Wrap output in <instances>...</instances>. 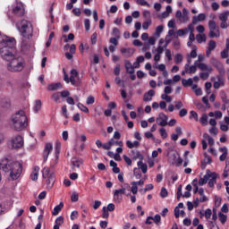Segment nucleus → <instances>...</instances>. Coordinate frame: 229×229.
I'll list each match as a JSON object with an SVG mask.
<instances>
[{"instance_id": "nucleus-1", "label": "nucleus", "mask_w": 229, "mask_h": 229, "mask_svg": "<svg viewBox=\"0 0 229 229\" xmlns=\"http://www.w3.org/2000/svg\"><path fill=\"white\" fill-rule=\"evenodd\" d=\"M17 41L15 40V38H10L8 36L0 38V55L3 60L9 62L17 56V48L15 47Z\"/></svg>"}, {"instance_id": "nucleus-2", "label": "nucleus", "mask_w": 229, "mask_h": 229, "mask_svg": "<svg viewBox=\"0 0 229 229\" xmlns=\"http://www.w3.org/2000/svg\"><path fill=\"white\" fill-rule=\"evenodd\" d=\"M0 169L4 173H10L12 180H17L22 174V164L3 158L0 160Z\"/></svg>"}, {"instance_id": "nucleus-3", "label": "nucleus", "mask_w": 229, "mask_h": 229, "mask_svg": "<svg viewBox=\"0 0 229 229\" xmlns=\"http://www.w3.org/2000/svg\"><path fill=\"white\" fill-rule=\"evenodd\" d=\"M12 128L15 131H22L28 126V116L23 110L16 112L11 117Z\"/></svg>"}, {"instance_id": "nucleus-4", "label": "nucleus", "mask_w": 229, "mask_h": 229, "mask_svg": "<svg viewBox=\"0 0 229 229\" xmlns=\"http://www.w3.org/2000/svg\"><path fill=\"white\" fill-rule=\"evenodd\" d=\"M7 69L11 72H21L26 66V61L21 56L15 55L13 59L7 61Z\"/></svg>"}, {"instance_id": "nucleus-5", "label": "nucleus", "mask_w": 229, "mask_h": 229, "mask_svg": "<svg viewBox=\"0 0 229 229\" xmlns=\"http://www.w3.org/2000/svg\"><path fill=\"white\" fill-rule=\"evenodd\" d=\"M18 30L24 38L30 39L33 37V26L30 21L22 20L20 26H18Z\"/></svg>"}, {"instance_id": "nucleus-6", "label": "nucleus", "mask_w": 229, "mask_h": 229, "mask_svg": "<svg viewBox=\"0 0 229 229\" xmlns=\"http://www.w3.org/2000/svg\"><path fill=\"white\" fill-rule=\"evenodd\" d=\"M208 182V186L214 188L217 183V173L207 170L206 174L199 180V185L203 186Z\"/></svg>"}, {"instance_id": "nucleus-7", "label": "nucleus", "mask_w": 229, "mask_h": 229, "mask_svg": "<svg viewBox=\"0 0 229 229\" xmlns=\"http://www.w3.org/2000/svg\"><path fill=\"white\" fill-rule=\"evenodd\" d=\"M42 177L46 180L47 187L51 189L55 185V171L50 167H44L42 169Z\"/></svg>"}, {"instance_id": "nucleus-8", "label": "nucleus", "mask_w": 229, "mask_h": 229, "mask_svg": "<svg viewBox=\"0 0 229 229\" xmlns=\"http://www.w3.org/2000/svg\"><path fill=\"white\" fill-rule=\"evenodd\" d=\"M9 143L11 144V148H13V149H19L24 146V138H22L21 135L13 136L10 140Z\"/></svg>"}, {"instance_id": "nucleus-9", "label": "nucleus", "mask_w": 229, "mask_h": 229, "mask_svg": "<svg viewBox=\"0 0 229 229\" xmlns=\"http://www.w3.org/2000/svg\"><path fill=\"white\" fill-rule=\"evenodd\" d=\"M13 13L15 17H22L25 13L24 4L17 2L13 5Z\"/></svg>"}, {"instance_id": "nucleus-10", "label": "nucleus", "mask_w": 229, "mask_h": 229, "mask_svg": "<svg viewBox=\"0 0 229 229\" xmlns=\"http://www.w3.org/2000/svg\"><path fill=\"white\" fill-rule=\"evenodd\" d=\"M112 35L114 38L109 39L110 44L113 46H119V38H121V30L117 28H113Z\"/></svg>"}, {"instance_id": "nucleus-11", "label": "nucleus", "mask_w": 229, "mask_h": 229, "mask_svg": "<svg viewBox=\"0 0 229 229\" xmlns=\"http://www.w3.org/2000/svg\"><path fill=\"white\" fill-rule=\"evenodd\" d=\"M167 121H169V117L164 114V113H159L158 116L156 119V123L158 126H167Z\"/></svg>"}, {"instance_id": "nucleus-12", "label": "nucleus", "mask_w": 229, "mask_h": 229, "mask_svg": "<svg viewBox=\"0 0 229 229\" xmlns=\"http://www.w3.org/2000/svg\"><path fill=\"white\" fill-rule=\"evenodd\" d=\"M71 165L72 171H76V169H80V167L83 165V159L81 157H72Z\"/></svg>"}, {"instance_id": "nucleus-13", "label": "nucleus", "mask_w": 229, "mask_h": 229, "mask_svg": "<svg viewBox=\"0 0 229 229\" xmlns=\"http://www.w3.org/2000/svg\"><path fill=\"white\" fill-rule=\"evenodd\" d=\"M121 194H124L125 196H130V192H126L125 190L122 187V189L115 190L114 192V201H121L123 199V197Z\"/></svg>"}, {"instance_id": "nucleus-14", "label": "nucleus", "mask_w": 229, "mask_h": 229, "mask_svg": "<svg viewBox=\"0 0 229 229\" xmlns=\"http://www.w3.org/2000/svg\"><path fill=\"white\" fill-rule=\"evenodd\" d=\"M211 64H212V65H214V67H216V69H217V71L220 74H225V66H223V64H221V62H219V60H217L216 58H212Z\"/></svg>"}, {"instance_id": "nucleus-15", "label": "nucleus", "mask_w": 229, "mask_h": 229, "mask_svg": "<svg viewBox=\"0 0 229 229\" xmlns=\"http://www.w3.org/2000/svg\"><path fill=\"white\" fill-rule=\"evenodd\" d=\"M178 155H179L178 153L173 152V150H171V148L167 149L166 157L168 158V162L170 164H172L173 165H174V164H176V158H177Z\"/></svg>"}, {"instance_id": "nucleus-16", "label": "nucleus", "mask_w": 229, "mask_h": 229, "mask_svg": "<svg viewBox=\"0 0 229 229\" xmlns=\"http://www.w3.org/2000/svg\"><path fill=\"white\" fill-rule=\"evenodd\" d=\"M51 151H53V144L47 143L43 151L44 162L47 161V158H49V153H51Z\"/></svg>"}, {"instance_id": "nucleus-17", "label": "nucleus", "mask_w": 229, "mask_h": 229, "mask_svg": "<svg viewBox=\"0 0 229 229\" xmlns=\"http://www.w3.org/2000/svg\"><path fill=\"white\" fill-rule=\"evenodd\" d=\"M120 52L125 58H131V55H135V50L133 48H121Z\"/></svg>"}, {"instance_id": "nucleus-18", "label": "nucleus", "mask_w": 229, "mask_h": 229, "mask_svg": "<svg viewBox=\"0 0 229 229\" xmlns=\"http://www.w3.org/2000/svg\"><path fill=\"white\" fill-rule=\"evenodd\" d=\"M184 69H186L187 74H196L198 71V65L194 63L193 65L185 64Z\"/></svg>"}, {"instance_id": "nucleus-19", "label": "nucleus", "mask_w": 229, "mask_h": 229, "mask_svg": "<svg viewBox=\"0 0 229 229\" xmlns=\"http://www.w3.org/2000/svg\"><path fill=\"white\" fill-rule=\"evenodd\" d=\"M60 148H62V143L60 141L55 142V160L54 164L51 165V167H55V164H58V155L60 154Z\"/></svg>"}, {"instance_id": "nucleus-20", "label": "nucleus", "mask_w": 229, "mask_h": 229, "mask_svg": "<svg viewBox=\"0 0 229 229\" xmlns=\"http://www.w3.org/2000/svg\"><path fill=\"white\" fill-rule=\"evenodd\" d=\"M154 96H155V91L153 89H149L147 93L144 94L143 101H145V103L153 101Z\"/></svg>"}, {"instance_id": "nucleus-21", "label": "nucleus", "mask_w": 229, "mask_h": 229, "mask_svg": "<svg viewBox=\"0 0 229 229\" xmlns=\"http://www.w3.org/2000/svg\"><path fill=\"white\" fill-rule=\"evenodd\" d=\"M124 64L126 72H128V74H135V70L133 68V64H131V62H130V60H125Z\"/></svg>"}, {"instance_id": "nucleus-22", "label": "nucleus", "mask_w": 229, "mask_h": 229, "mask_svg": "<svg viewBox=\"0 0 229 229\" xmlns=\"http://www.w3.org/2000/svg\"><path fill=\"white\" fill-rule=\"evenodd\" d=\"M214 89H219L220 87H225V79L221 75L217 76V81L213 84Z\"/></svg>"}, {"instance_id": "nucleus-23", "label": "nucleus", "mask_w": 229, "mask_h": 229, "mask_svg": "<svg viewBox=\"0 0 229 229\" xmlns=\"http://www.w3.org/2000/svg\"><path fill=\"white\" fill-rule=\"evenodd\" d=\"M39 171H40V167L34 166L32 174H30V180H32V182H37V180H38Z\"/></svg>"}, {"instance_id": "nucleus-24", "label": "nucleus", "mask_w": 229, "mask_h": 229, "mask_svg": "<svg viewBox=\"0 0 229 229\" xmlns=\"http://www.w3.org/2000/svg\"><path fill=\"white\" fill-rule=\"evenodd\" d=\"M206 17L205 13H199L198 16H194L192 19V24L202 22V21H205Z\"/></svg>"}, {"instance_id": "nucleus-25", "label": "nucleus", "mask_w": 229, "mask_h": 229, "mask_svg": "<svg viewBox=\"0 0 229 229\" xmlns=\"http://www.w3.org/2000/svg\"><path fill=\"white\" fill-rule=\"evenodd\" d=\"M131 155L134 160H137V158H140V161L144 160V156L139 150H131Z\"/></svg>"}, {"instance_id": "nucleus-26", "label": "nucleus", "mask_w": 229, "mask_h": 229, "mask_svg": "<svg viewBox=\"0 0 229 229\" xmlns=\"http://www.w3.org/2000/svg\"><path fill=\"white\" fill-rule=\"evenodd\" d=\"M194 81L192 80V78H189V79H182V84L183 85V87H193Z\"/></svg>"}, {"instance_id": "nucleus-27", "label": "nucleus", "mask_w": 229, "mask_h": 229, "mask_svg": "<svg viewBox=\"0 0 229 229\" xmlns=\"http://www.w3.org/2000/svg\"><path fill=\"white\" fill-rule=\"evenodd\" d=\"M61 89H63V86L60 82L48 85V90H60Z\"/></svg>"}, {"instance_id": "nucleus-28", "label": "nucleus", "mask_w": 229, "mask_h": 229, "mask_svg": "<svg viewBox=\"0 0 229 229\" xmlns=\"http://www.w3.org/2000/svg\"><path fill=\"white\" fill-rule=\"evenodd\" d=\"M64 208V202H60L59 205L55 206L53 209V216H58L60 214V211Z\"/></svg>"}, {"instance_id": "nucleus-29", "label": "nucleus", "mask_w": 229, "mask_h": 229, "mask_svg": "<svg viewBox=\"0 0 229 229\" xmlns=\"http://www.w3.org/2000/svg\"><path fill=\"white\" fill-rule=\"evenodd\" d=\"M137 165H138V167H140V169H141V171L144 174H146V173H148V165L143 163L142 160L138 161Z\"/></svg>"}, {"instance_id": "nucleus-30", "label": "nucleus", "mask_w": 229, "mask_h": 229, "mask_svg": "<svg viewBox=\"0 0 229 229\" xmlns=\"http://www.w3.org/2000/svg\"><path fill=\"white\" fill-rule=\"evenodd\" d=\"M196 40L199 44H203V42H207V36L205 34H197Z\"/></svg>"}, {"instance_id": "nucleus-31", "label": "nucleus", "mask_w": 229, "mask_h": 229, "mask_svg": "<svg viewBox=\"0 0 229 229\" xmlns=\"http://www.w3.org/2000/svg\"><path fill=\"white\" fill-rule=\"evenodd\" d=\"M197 67L200 69L201 71H208V72H212V67L208 66V64H205L201 63L200 64H198Z\"/></svg>"}, {"instance_id": "nucleus-32", "label": "nucleus", "mask_w": 229, "mask_h": 229, "mask_svg": "<svg viewBox=\"0 0 229 229\" xmlns=\"http://www.w3.org/2000/svg\"><path fill=\"white\" fill-rule=\"evenodd\" d=\"M162 31H164V26L163 25H159L156 28V31L154 33L155 37L157 38H160V35H162Z\"/></svg>"}, {"instance_id": "nucleus-33", "label": "nucleus", "mask_w": 229, "mask_h": 229, "mask_svg": "<svg viewBox=\"0 0 229 229\" xmlns=\"http://www.w3.org/2000/svg\"><path fill=\"white\" fill-rule=\"evenodd\" d=\"M41 108H42V101H40L39 99L36 100L35 106H34V112H36V114H38Z\"/></svg>"}, {"instance_id": "nucleus-34", "label": "nucleus", "mask_w": 229, "mask_h": 229, "mask_svg": "<svg viewBox=\"0 0 229 229\" xmlns=\"http://www.w3.org/2000/svg\"><path fill=\"white\" fill-rule=\"evenodd\" d=\"M218 219H219L220 223H222V225H225V223H226V221H228V216L223 214L222 212H219Z\"/></svg>"}, {"instance_id": "nucleus-35", "label": "nucleus", "mask_w": 229, "mask_h": 229, "mask_svg": "<svg viewBox=\"0 0 229 229\" xmlns=\"http://www.w3.org/2000/svg\"><path fill=\"white\" fill-rule=\"evenodd\" d=\"M199 123L202 124V126H207V124H208V116L207 115V114H202L199 119Z\"/></svg>"}, {"instance_id": "nucleus-36", "label": "nucleus", "mask_w": 229, "mask_h": 229, "mask_svg": "<svg viewBox=\"0 0 229 229\" xmlns=\"http://www.w3.org/2000/svg\"><path fill=\"white\" fill-rule=\"evenodd\" d=\"M197 51H198V47L196 46H193L192 50L187 55L190 56L191 58H197L198 57V52Z\"/></svg>"}, {"instance_id": "nucleus-37", "label": "nucleus", "mask_w": 229, "mask_h": 229, "mask_svg": "<svg viewBox=\"0 0 229 229\" xmlns=\"http://www.w3.org/2000/svg\"><path fill=\"white\" fill-rule=\"evenodd\" d=\"M208 28H209V31H215L219 30V27H217V25L216 24V21H209Z\"/></svg>"}, {"instance_id": "nucleus-38", "label": "nucleus", "mask_w": 229, "mask_h": 229, "mask_svg": "<svg viewBox=\"0 0 229 229\" xmlns=\"http://www.w3.org/2000/svg\"><path fill=\"white\" fill-rule=\"evenodd\" d=\"M192 90L196 94V96H202L203 95V91L201 90L200 88H198L197 84H194L192 86Z\"/></svg>"}, {"instance_id": "nucleus-39", "label": "nucleus", "mask_w": 229, "mask_h": 229, "mask_svg": "<svg viewBox=\"0 0 229 229\" xmlns=\"http://www.w3.org/2000/svg\"><path fill=\"white\" fill-rule=\"evenodd\" d=\"M114 146V139H111L107 143L102 145L103 149L108 150Z\"/></svg>"}, {"instance_id": "nucleus-40", "label": "nucleus", "mask_w": 229, "mask_h": 229, "mask_svg": "<svg viewBox=\"0 0 229 229\" xmlns=\"http://www.w3.org/2000/svg\"><path fill=\"white\" fill-rule=\"evenodd\" d=\"M220 37L219 30H209V38H217Z\"/></svg>"}, {"instance_id": "nucleus-41", "label": "nucleus", "mask_w": 229, "mask_h": 229, "mask_svg": "<svg viewBox=\"0 0 229 229\" xmlns=\"http://www.w3.org/2000/svg\"><path fill=\"white\" fill-rule=\"evenodd\" d=\"M228 15H229L228 12L222 13L219 15L220 21H222V22H226L228 21Z\"/></svg>"}, {"instance_id": "nucleus-42", "label": "nucleus", "mask_w": 229, "mask_h": 229, "mask_svg": "<svg viewBox=\"0 0 229 229\" xmlns=\"http://www.w3.org/2000/svg\"><path fill=\"white\" fill-rule=\"evenodd\" d=\"M182 31L184 33V35H187V33H192V31H194V25L192 24H189L187 28L182 29Z\"/></svg>"}, {"instance_id": "nucleus-43", "label": "nucleus", "mask_w": 229, "mask_h": 229, "mask_svg": "<svg viewBox=\"0 0 229 229\" xmlns=\"http://www.w3.org/2000/svg\"><path fill=\"white\" fill-rule=\"evenodd\" d=\"M204 60H205V55L200 54L198 55V59L194 62V64L195 65H199L203 64L202 62H204Z\"/></svg>"}, {"instance_id": "nucleus-44", "label": "nucleus", "mask_w": 229, "mask_h": 229, "mask_svg": "<svg viewBox=\"0 0 229 229\" xmlns=\"http://www.w3.org/2000/svg\"><path fill=\"white\" fill-rule=\"evenodd\" d=\"M217 47V44L214 40H210L208 44V49H210L211 51H214Z\"/></svg>"}, {"instance_id": "nucleus-45", "label": "nucleus", "mask_w": 229, "mask_h": 229, "mask_svg": "<svg viewBox=\"0 0 229 229\" xmlns=\"http://www.w3.org/2000/svg\"><path fill=\"white\" fill-rule=\"evenodd\" d=\"M77 106L80 110H81V112H84L85 114H89V107L85 106L83 104L81 103H78Z\"/></svg>"}, {"instance_id": "nucleus-46", "label": "nucleus", "mask_w": 229, "mask_h": 229, "mask_svg": "<svg viewBox=\"0 0 229 229\" xmlns=\"http://www.w3.org/2000/svg\"><path fill=\"white\" fill-rule=\"evenodd\" d=\"M174 62L175 64H182V62H183V55H182V54L175 55Z\"/></svg>"}, {"instance_id": "nucleus-47", "label": "nucleus", "mask_w": 229, "mask_h": 229, "mask_svg": "<svg viewBox=\"0 0 229 229\" xmlns=\"http://www.w3.org/2000/svg\"><path fill=\"white\" fill-rule=\"evenodd\" d=\"M208 76H210V72L199 73V78H201L203 81H206V80H208Z\"/></svg>"}, {"instance_id": "nucleus-48", "label": "nucleus", "mask_w": 229, "mask_h": 229, "mask_svg": "<svg viewBox=\"0 0 229 229\" xmlns=\"http://www.w3.org/2000/svg\"><path fill=\"white\" fill-rule=\"evenodd\" d=\"M96 103V98L93 96H89L87 98L86 104L87 105H94Z\"/></svg>"}, {"instance_id": "nucleus-49", "label": "nucleus", "mask_w": 229, "mask_h": 229, "mask_svg": "<svg viewBox=\"0 0 229 229\" xmlns=\"http://www.w3.org/2000/svg\"><path fill=\"white\" fill-rule=\"evenodd\" d=\"M221 99H222L223 103H225L226 105H228L229 100L226 98V92L221 91Z\"/></svg>"}, {"instance_id": "nucleus-50", "label": "nucleus", "mask_w": 229, "mask_h": 229, "mask_svg": "<svg viewBox=\"0 0 229 229\" xmlns=\"http://www.w3.org/2000/svg\"><path fill=\"white\" fill-rule=\"evenodd\" d=\"M178 21H181L182 24H184V22H188V21H189V15H187V14H182V17L179 18Z\"/></svg>"}, {"instance_id": "nucleus-51", "label": "nucleus", "mask_w": 229, "mask_h": 229, "mask_svg": "<svg viewBox=\"0 0 229 229\" xmlns=\"http://www.w3.org/2000/svg\"><path fill=\"white\" fill-rule=\"evenodd\" d=\"M152 221H154L156 225H160L162 217L160 216V215H156L155 216H153Z\"/></svg>"}, {"instance_id": "nucleus-52", "label": "nucleus", "mask_w": 229, "mask_h": 229, "mask_svg": "<svg viewBox=\"0 0 229 229\" xmlns=\"http://www.w3.org/2000/svg\"><path fill=\"white\" fill-rule=\"evenodd\" d=\"M151 23H152L151 20H147L146 21H144L142 23L143 30H148L149 26H151Z\"/></svg>"}, {"instance_id": "nucleus-53", "label": "nucleus", "mask_w": 229, "mask_h": 229, "mask_svg": "<svg viewBox=\"0 0 229 229\" xmlns=\"http://www.w3.org/2000/svg\"><path fill=\"white\" fill-rule=\"evenodd\" d=\"M102 212H103V214H102L103 219H108V217L110 216V214H109L108 211L106 210V207H104V208H102Z\"/></svg>"}, {"instance_id": "nucleus-54", "label": "nucleus", "mask_w": 229, "mask_h": 229, "mask_svg": "<svg viewBox=\"0 0 229 229\" xmlns=\"http://www.w3.org/2000/svg\"><path fill=\"white\" fill-rule=\"evenodd\" d=\"M137 4H140L141 6L150 7L151 5L146 0H136Z\"/></svg>"}, {"instance_id": "nucleus-55", "label": "nucleus", "mask_w": 229, "mask_h": 229, "mask_svg": "<svg viewBox=\"0 0 229 229\" xmlns=\"http://www.w3.org/2000/svg\"><path fill=\"white\" fill-rule=\"evenodd\" d=\"M159 133L162 139H167V131H165V128L159 129Z\"/></svg>"}, {"instance_id": "nucleus-56", "label": "nucleus", "mask_w": 229, "mask_h": 229, "mask_svg": "<svg viewBox=\"0 0 229 229\" xmlns=\"http://www.w3.org/2000/svg\"><path fill=\"white\" fill-rule=\"evenodd\" d=\"M143 17H144V19H146V21H151V12L144 11Z\"/></svg>"}, {"instance_id": "nucleus-57", "label": "nucleus", "mask_w": 229, "mask_h": 229, "mask_svg": "<svg viewBox=\"0 0 229 229\" xmlns=\"http://www.w3.org/2000/svg\"><path fill=\"white\" fill-rule=\"evenodd\" d=\"M79 51H81V53H83L84 51H89V45H83V43H81L79 47Z\"/></svg>"}, {"instance_id": "nucleus-58", "label": "nucleus", "mask_w": 229, "mask_h": 229, "mask_svg": "<svg viewBox=\"0 0 229 229\" xmlns=\"http://www.w3.org/2000/svg\"><path fill=\"white\" fill-rule=\"evenodd\" d=\"M62 225H64V216H58L55 219V225L62 226Z\"/></svg>"}, {"instance_id": "nucleus-59", "label": "nucleus", "mask_w": 229, "mask_h": 229, "mask_svg": "<svg viewBox=\"0 0 229 229\" xmlns=\"http://www.w3.org/2000/svg\"><path fill=\"white\" fill-rule=\"evenodd\" d=\"M63 37L64 38L65 43L69 42V40H74V34H72V33H70L68 35V38H67V36H63Z\"/></svg>"}, {"instance_id": "nucleus-60", "label": "nucleus", "mask_w": 229, "mask_h": 229, "mask_svg": "<svg viewBox=\"0 0 229 229\" xmlns=\"http://www.w3.org/2000/svg\"><path fill=\"white\" fill-rule=\"evenodd\" d=\"M221 58L225 59V58H228L229 56V50L224 49L221 53Z\"/></svg>"}, {"instance_id": "nucleus-61", "label": "nucleus", "mask_w": 229, "mask_h": 229, "mask_svg": "<svg viewBox=\"0 0 229 229\" xmlns=\"http://www.w3.org/2000/svg\"><path fill=\"white\" fill-rule=\"evenodd\" d=\"M51 99H53V101H55V103H57V101H60V93L53 94Z\"/></svg>"}, {"instance_id": "nucleus-62", "label": "nucleus", "mask_w": 229, "mask_h": 229, "mask_svg": "<svg viewBox=\"0 0 229 229\" xmlns=\"http://www.w3.org/2000/svg\"><path fill=\"white\" fill-rule=\"evenodd\" d=\"M84 26H85L86 31H89L90 30V20L86 19L84 21Z\"/></svg>"}, {"instance_id": "nucleus-63", "label": "nucleus", "mask_w": 229, "mask_h": 229, "mask_svg": "<svg viewBox=\"0 0 229 229\" xmlns=\"http://www.w3.org/2000/svg\"><path fill=\"white\" fill-rule=\"evenodd\" d=\"M167 194H168V192H167V189H165V188H162L161 189V191H160V196L162 197V198H167Z\"/></svg>"}, {"instance_id": "nucleus-64", "label": "nucleus", "mask_w": 229, "mask_h": 229, "mask_svg": "<svg viewBox=\"0 0 229 229\" xmlns=\"http://www.w3.org/2000/svg\"><path fill=\"white\" fill-rule=\"evenodd\" d=\"M79 199V197H78V193L76 192H73L71 196V200L73 202V203H76V201H78Z\"/></svg>"}]
</instances>
